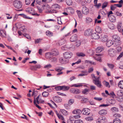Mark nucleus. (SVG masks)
I'll use <instances>...</instances> for the list:
<instances>
[{
  "label": "nucleus",
  "instance_id": "nucleus-1",
  "mask_svg": "<svg viewBox=\"0 0 123 123\" xmlns=\"http://www.w3.org/2000/svg\"><path fill=\"white\" fill-rule=\"evenodd\" d=\"M112 37L114 43V46H117L121 45V42L120 38L118 35H113L112 36Z\"/></svg>",
  "mask_w": 123,
  "mask_h": 123
},
{
  "label": "nucleus",
  "instance_id": "nucleus-2",
  "mask_svg": "<svg viewBox=\"0 0 123 123\" xmlns=\"http://www.w3.org/2000/svg\"><path fill=\"white\" fill-rule=\"evenodd\" d=\"M91 76L92 79V81L93 83L98 86L100 87V81L99 80V77H96L93 74H92Z\"/></svg>",
  "mask_w": 123,
  "mask_h": 123
},
{
  "label": "nucleus",
  "instance_id": "nucleus-3",
  "mask_svg": "<svg viewBox=\"0 0 123 123\" xmlns=\"http://www.w3.org/2000/svg\"><path fill=\"white\" fill-rule=\"evenodd\" d=\"M96 53L93 56L94 58L97 61H100V47H97L95 50Z\"/></svg>",
  "mask_w": 123,
  "mask_h": 123
},
{
  "label": "nucleus",
  "instance_id": "nucleus-4",
  "mask_svg": "<svg viewBox=\"0 0 123 123\" xmlns=\"http://www.w3.org/2000/svg\"><path fill=\"white\" fill-rule=\"evenodd\" d=\"M69 88V87L68 86H56L55 88V89L57 91L61 90L64 91H66L68 90Z\"/></svg>",
  "mask_w": 123,
  "mask_h": 123
},
{
  "label": "nucleus",
  "instance_id": "nucleus-5",
  "mask_svg": "<svg viewBox=\"0 0 123 123\" xmlns=\"http://www.w3.org/2000/svg\"><path fill=\"white\" fill-rule=\"evenodd\" d=\"M14 5L15 7L18 9L21 8L22 4L21 2L19 0H16L14 2Z\"/></svg>",
  "mask_w": 123,
  "mask_h": 123
},
{
  "label": "nucleus",
  "instance_id": "nucleus-6",
  "mask_svg": "<svg viewBox=\"0 0 123 123\" xmlns=\"http://www.w3.org/2000/svg\"><path fill=\"white\" fill-rule=\"evenodd\" d=\"M94 30L92 29H88L85 31L84 33V35L86 36H89L92 35V34Z\"/></svg>",
  "mask_w": 123,
  "mask_h": 123
},
{
  "label": "nucleus",
  "instance_id": "nucleus-7",
  "mask_svg": "<svg viewBox=\"0 0 123 123\" xmlns=\"http://www.w3.org/2000/svg\"><path fill=\"white\" fill-rule=\"evenodd\" d=\"M108 55L109 56L113 57L115 54V50L113 48H110L108 51Z\"/></svg>",
  "mask_w": 123,
  "mask_h": 123
},
{
  "label": "nucleus",
  "instance_id": "nucleus-8",
  "mask_svg": "<svg viewBox=\"0 0 123 123\" xmlns=\"http://www.w3.org/2000/svg\"><path fill=\"white\" fill-rule=\"evenodd\" d=\"M73 55V54L70 51L66 52L63 53L64 57L68 59L70 58Z\"/></svg>",
  "mask_w": 123,
  "mask_h": 123
},
{
  "label": "nucleus",
  "instance_id": "nucleus-9",
  "mask_svg": "<svg viewBox=\"0 0 123 123\" xmlns=\"http://www.w3.org/2000/svg\"><path fill=\"white\" fill-rule=\"evenodd\" d=\"M99 33L97 32L94 33L92 34L91 36V38L94 39H98L99 38Z\"/></svg>",
  "mask_w": 123,
  "mask_h": 123
},
{
  "label": "nucleus",
  "instance_id": "nucleus-10",
  "mask_svg": "<svg viewBox=\"0 0 123 123\" xmlns=\"http://www.w3.org/2000/svg\"><path fill=\"white\" fill-rule=\"evenodd\" d=\"M59 7V5L57 4H55L52 6V10H51L49 11V12H55V9Z\"/></svg>",
  "mask_w": 123,
  "mask_h": 123
},
{
  "label": "nucleus",
  "instance_id": "nucleus-11",
  "mask_svg": "<svg viewBox=\"0 0 123 123\" xmlns=\"http://www.w3.org/2000/svg\"><path fill=\"white\" fill-rule=\"evenodd\" d=\"M117 27L119 32H123V27L122 26L121 23L119 22L118 23Z\"/></svg>",
  "mask_w": 123,
  "mask_h": 123
},
{
  "label": "nucleus",
  "instance_id": "nucleus-12",
  "mask_svg": "<svg viewBox=\"0 0 123 123\" xmlns=\"http://www.w3.org/2000/svg\"><path fill=\"white\" fill-rule=\"evenodd\" d=\"M68 59L64 57L63 58H61L60 59V61L61 63L62 64L66 63L68 62Z\"/></svg>",
  "mask_w": 123,
  "mask_h": 123
},
{
  "label": "nucleus",
  "instance_id": "nucleus-13",
  "mask_svg": "<svg viewBox=\"0 0 123 123\" xmlns=\"http://www.w3.org/2000/svg\"><path fill=\"white\" fill-rule=\"evenodd\" d=\"M54 100L56 102L59 103L62 101L61 98L57 96H56L53 97Z\"/></svg>",
  "mask_w": 123,
  "mask_h": 123
},
{
  "label": "nucleus",
  "instance_id": "nucleus-14",
  "mask_svg": "<svg viewBox=\"0 0 123 123\" xmlns=\"http://www.w3.org/2000/svg\"><path fill=\"white\" fill-rule=\"evenodd\" d=\"M82 12L85 15H86L88 13L89 10L87 7H83L82 8Z\"/></svg>",
  "mask_w": 123,
  "mask_h": 123
},
{
  "label": "nucleus",
  "instance_id": "nucleus-15",
  "mask_svg": "<svg viewBox=\"0 0 123 123\" xmlns=\"http://www.w3.org/2000/svg\"><path fill=\"white\" fill-rule=\"evenodd\" d=\"M110 21L112 22H115L116 20V17L112 15L108 17Z\"/></svg>",
  "mask_w": 123,
  "mask_h": 123
},
{
  "label": "nucleus",
  "instance_id": "nucleus-16",
  "mask_svg": "<svg viewBox=\"0 0 123 123\" xmlns=\"http://www.w3.org/2000/svg\"><path fill=\"white\" fill-rule=\"evenodd\" d=\"M82 112L83 114L86 115H88L90 113L89 109L86 108L83 109Z\"/></svg>",
  "mask_w": 123,
  "mask_h": 123
},
{
  "label": "nucleus",
  "instance_id": "nucleus-17",
  "mask_svg": "<svg viewBox=\"0 0 123 123\" xmlns=\"http://www.w3.org/2000/svg\"><path fill=\"white\" fill-rule=\"evenodd\" d=\"M77 39V37L76 35H74L72 36L70 38V40L71 42H75Z\"/></svg>",
  "mask_w": 123,
  "mask_h": 123
},
{
  "label": "nucleus",
  "instance_id": "nucleus-18",
  "mask_svg": "<svg viewBox=\"0 0 123 123\" xmlns=\"http://www.w3.org/2000/svg\"><path fill=\"white\" fill-rule=\"evenodd\" d=\"M1 36L5 38H6V31L4 30H0Z\"/></svg>",
  "mask_w": 123,
  "mask_h": 123
},
{
  "label": "nucleus",
  "instance_id": "nucleus-19",
  "mask_svg": "<svg viewBox=\"0 0 123 123\" xmlns=\"http://www.w3.org/2000/svg\"><path fill=\"white\" fill-rule=\"evenodd\" d=\"M100 39H101L102 42H105L108 40V37L107 35H101V38H100Z\"/></svg>",
  "mask_w": 123,
  "mask_h": 123
},
{
  "label": "nucleus",
  "instance_id": "nucleus-20",
  "mask_svg": "<svg viewBox=\"0 0 123 123\" xmlns=\"http://www.w3.org/2000/svg\"><path fill=\"white\" fill-rule=\"evenodd\" d=\"M106 46L108 47H110L112 45H113L114 46V43L113 41L111 40H109L106 43Z\"/></svg>",
  "mask_w": 123,
  "mask_h": 123
},
{
  "label": "nucleus",
  "instance_id": "nucleus-21",
  "mask_svg": "<svg viewBox=\"0 0 123 123\" xmlns=\"http://www.w3.org/2000/svg\"><path fill=\"white\" fill-rule=\"evenodd\" d=\"M51 53L53 56H56L59 54L58 50L56 49H54L52 50Z\"/></svg>",
  "mask_w": 123,
  "mask_h": 123
},
{
  "label": "nucleus",
  "instance_id": "nucleus-22",
  "mask_svg": "<svg viewBox=\"0 0 123 123\" xmlns=\"http://www.w3.org/2000/svg\"><path fill=\"white\" fill-rule=\"evenodd\" d=\"M110 110L112 113H117L119 111L118 109L115 107L112 108Z\"/></svg>",
  "mask_w": 123,
  "mask_h": 123
},
{
  "label": "nucleus",
  "instance_id": "nucleus-23",
  "mask_svg": "<svg viewBox=\"0 0 123 123\" xmlns=\"http://www.w3.org/2000/svg\"><path fill=\"white\" fill-rule=\"evenodd\" d=\"M73 113L77 115H79L82 113L80 109H77L73 111L72 112Z\"/></svg>",
  "mask_w": 123,
  "mask_h": 123
},
{
  "label": "nucleus",
  "instance_id": "nucleus-24",
  "mask_svg": "<svg viewBox=\"0 0 123 123\" xmlns=\"http://www.w3.org/2000/svg\"><path fill=\"white\" fill-rule=\"evenodd\" d=\"M98 0H94V6L95 7L98 9L99 8V7L100 6V3L97 4Z\"/></svg>",
  "mask_w": 123,
  "mask_h": 123
},
{
  "label": "nucleus",
  "instance_id": "nucleus-25",
  "mask_svg": "<svg viewBox=\"0 0 123 123\" xmlns=\"http://www.w3.org/2000/svg\"><path fill=\"white\" fill-rule=\"evenodd\" d=\"M107 120L105 117L104 116H102L100 118V123H106Z\"/></svg>",
  "mask_w": 123,
  "mask_h": 123
},
{
  "label": "nucleus",
  "instance_id": "nucleus-26",
  "mask_svg": "<svg viewBox=\"0 0 123 123\" xmlns=\"http://www.w3.org/2000/svg\"><path fill=\"white\" fill-rule=\"evenodd\" d=\"M26 11L30 14H32L34 10L31 8L28 7L26 8Z\"/></svg>",
  "mask_w": 123,
  "mask_h": 123
},
{
  "label": "nucleus",
  "instance_id": "nucleus-27",
  "mask_svg": "<svg viewBox=\"0 0 123 123\" xmlns=\"http://www.w3.org/2000/svg\"><path fill=\"white\" fill-rule=\"evenodd\" d=\"M41 66L40 64H37L36 65L34 66H33L32 69L34 70H36L37 68L39 69L41 68Z\"/></svg>",
  "mask_w": 123,
  "mask_h": 123
},
{
  "label": "nucleus",
  "instance_id": "nucleus-28",
  "mask_svg": "<svg viewBox=\"0 0 123 123\" xmlns=\"http://www.w3.org/2000/svg\"><path fill=\"white\" fill-rule=\"evenodd\" d=\"M60 111L62 113L64 116H66L68 114L67 111L64 109H61Z\"/></svg>",
  "mask_w": 123,
  "mask_h": 123
},
{
  "label": "nucleus",
  "instance_id": "nucleus-29",
  "mask_svg": "<svg viewBox=\"0 0 123 123\" xmlns=\"http://www.w3.org/2000/svg\"><path fill=\"white\" fill-rule=\"evenodd\" d=\"M53 56L51 52H48L46 53L45 55L46 57L48 59H49Z\"/></svg>",
  "mask_w": 123,
  "mask_h": 123
},
{
  "label": "nucleus",
  "instance_id": "nucleus-30",
  "mask_svg": "<svg viewBox=\"0 0 123 123\" xmlns=\"http://www.w3.org/2000/svg\"><path fill=\"white\" fill-rule=\"evenodd\" d=\"M119 45L117 46V47L116 48V52L117 53H119L122 50V48L121 47L119 46Z\"/></svg>",
  "mask_w": 123,
  "mask_h": 123
},
{
  "label": "nucleus",
  "instance_id": "nucleus-31",
  "mask_svg": "<svg viewBox=\"0 0 123 123\" xmlns=\"http://www.w3.org/2000/svg\"><path fill=\"white\" fill-rule=\"evenodd\" d=\"M108 25V27L111 29H114L115 28L114 25L112 23H109Z\"/></svg>",
  "mask_w": 123,
  "mask_h": 123
},
{
  "label": "nucleus",
  "instance_id": "nucleus-32",
  "mask_svg": "<svg viewBox=\"0 0 123 123\" xmlns=\"http://www.w3.org/2000/svg\"><path fill=\"white\" fill-rule=\"evenodd\" d=\"M77 55L79 57H84L86 56L85 54L82 52H79L76 53Z\"/></svg>",
  "mask_w": 123,
  "mask_h": 123
},
{
  "label": "nucleus",
  "instance_id": "nucleus-33",
  "mask_svg": "<svg viewBox=\"0 0 123 123\" xmlns=\"http://www.w3.org/2000/svg\"><path fill=\"white\" fill-rule=\"evenodd\" d=\"M85 62L88 63H90L91 65H95L96 64L95 62L90 60H86L85 61Z\"/></svg>",
  "mask_w": 123,
  "mask_h": 123
},
{
  "label": "nucleus",
  "instance_id": "nucleus-34",
  "mask_svg": "<svg viewBox=\"0 0 123 123\" xmlns=\"http://www.w3.org/2000/svg\"><path fill=\"white\" fill-rule=\"evenodd\" d=\"M103 83L106 87L108 88H110V86L108 82L104 81H103Z\"/></svg>",
  "mask_w": 123,
  "mask_h": 123
},
{
  "label": "nucleus",
  "instance_id": "nucleus-35",
  "mask_svg": "<svg viewBox=\"0 0 123 123\" xmlns=\"http://www.w3.org/2000/svg\"><path fill=\"white\" fill-rule=\"evenodd\" d=\"M107 113V111L103 109L100 110V115H106Z\"/></svg>",
  "mask_w": 123,
  "mask_h": 123
},
{
  "label": "nucleus",
  "instance_id": "nucleus-36",
  "mask_svg": "<svg viewBox=\"0 0 123 123\" xmlns=\"http://www.w3.org/2000/svg\"><path fill=\"white\" fill-rule=\"evenodd\" d=\"M118 86L120 88L123 89V80L119 82Z\"/></svg>",
  "mask_w": 123,
  "mask_h": 123
},
{
  "label": "nucleus",
  "instance_id": "nucleus-37",
  "mask_svg": "<svg viewBox=\"0 0 123 123\" xmlns=\"http://www.w3.org/2000/svg\"><path fill=\"white\" fill-rule=\"evenodd\" d=\"M46 35L49 37H51L53 36V33L49 31H47L46 32Z\"/></svg>",
  "mask_w": 123,
  "mask_h": 123
},
{
  "label": "nucleus",
  "instance_id": "nucleus-38",
  "mask_svg": "<svg viewBox=\"0 0 123 123\" xmlns=\"http://www.w3.org/2000/svg\"><path fill=\"white\" fill-rule=\"evenodd\" d=\"M66 2L67 4L69 6L72 5L73 3L72 0H66Z\"/></svg>",
  "mask_w": 123,
  "mask_h": 123
},
{
  "label": "nucleus",
  "instance_id": "nucleus-39",
  "mask_svg": "<svg viewBox=\"0 0 123 123\" xmlns=\"http://www.w3.org/2000/svg\"><path fill=\"white\" fill-rule=\"evenodd\" d=\"M68 12L71 14H73L74 13V10L72 8H69L68 10Z\"/></svg>",
  "mask_w": 123,
  "mask_h": 123
},
{
  "label": "nucleus",
  "instance_id": "nucleus-40",
  "mask_svg": "<svg viewBox=\"0 0 123 123\" xmlns=\"http://www.w3.org/2000/svg\"><path fill=\"white\" fill-rule=\"evenodd\" d=\"M92 19L89 17H87L86 18V21L87 23H89L91 22L92 21Z\"/></svg>",
  "mask_w": 123,
  "mask_h": 123
},
{
  "label": "nucleus",
  "instance_id": "nucleus-41",
  "mask_svg": "<svg viewBox=\"0 0 123 123\" xmlns=\"http://www.w3.org/2000/svg\"><path fill=\"white\" fill-rule=\"evenodd\" d=\"M113 123H121V121L119 119L116 118L114 120Z\"/></svg>",
  "mask_w": 123,
  "mask_h": 123
},
{
  "label": "nucleus",
  "instance_id": "nucleus-42",
  "mask_svg": "<svg viewBox=\"0 0 123 123\" xmlns=\"http://www.w3.org/2000/svg\"><path fill=\"white\" fill-rule=\"evenodd\" d=\"M49 94V93L46 92H43L42 94V95L43 97H46L48 96Z\"/></svg>",
  "mask_w": 123,
  "mask_h": 123
},
{
  "label": "nucleus",
  "instance_id": "nucleus-43",
  "mask_svg": "<svg viewBox=\"0 0 123 123\" xmlns=\"http://www.w3.org/2000/svg\"><path fill=\"white\" fill-rule=\"evenodd\" d=\"M121 116V115L119 114L115 113L113 115V117H114L118 118L120 117Z\"/></svg>",
  "mask_w": 123,
  "mask_h": 123
},
{
  "label": "nucleus",
  "instance_id": "nucleus-44",
  "mask_svg": "<svg viewBox=\"0 0 123 123\" xmlns=\"http://www.w3.org/2000/svg\"><path fill=\"white\" fill-rule=\"evenodd\" d=\"M76 12L79 18H81L82 17V14L81 13V11H80L77 10Z\"/></svg>",
  "mask_w": 123,
  "mask_h": 123
},
{
  "label": "nucleus",
  "instance_id": "nucleus-45",
  "mask_svg": "<svg viewBox=\"0 0 123 123\" xmlns=\"http://www.w3.org/2000/svg\"><path fill=\"white\" fill-rule=\"evenodd\" d=\"M57 59L55 57H53L50 59V61L51 62L55 63L57 61Z\"/></svg>",
  "mask_w": 123,
  "mask_h": 123
},
{
  "label": "nucleus",
  "instance_id": "nucleus-46",
  "mask_svg": "<svg viewBox=\"0 0 123 123\" xmlns=\"http://www.w3.org/2000/svg\"><path fill=\"white\" fill-rule=\"evenodd\" d=\"M63 69V68L62 67L56 68L55 69V71L58 72H61L62 70Z\"/></svg>",
  "mask_w": 123,
  "mask_h": 123
},
{
  "label": "nucleus",
  "instance_id": "nucleus-47",
  "mask_svg": "<svg viewBox=\"0 0 123 123\" xmlns=\"http://www.w3.org/2000/svg\"><path fill=\"white\" fill-rule=\"evenodd\" d=\"M108 5V3L107 2H104L102 5V9H104Z\"/></svg>",
  "mask_w": 123,
  "mask_h": 123
},
{
  "label": "nucleus",
  "instance_id": "nucleus-48",
  "mask_svg": "<svg viewBox=\"0 0 123 123\" xmlns=\"http://www.w3.org/2000/svg\"><path fill=\"white\" fill-rule=\"evenodd\" d=\"M95 30L96 32L99 34L100 32V27L99 26H97L95 29Z\"/></svg>",
  "mask_w": 123,
  "mask_h": 123
},
{
  "label": "nucleus",
  "instance_id": "nucleus-49",
  "mask_svg": "<svg viewBox=\"0 0 123 123\" xmlns=\"http://www.w3.org/2000/svg\"><path fill=\"white\" fill-rule=\"evenodd\" d=\"M88 52L90 55H92L94 54V51L92 50L89 49L88 51Z\"/></svg>",
  "mask_w": 123,
  "mask_h": 123
},
{
  "label": "nucleus",
  "instance_id": "nucleus-50",
  "mask_svg": "<svg viewBox=\"0 0 123 123\" xmlns=\"http://www.w3.org/2000/svg\"><path fill=\"white\" fill-rule=\"evenodd\" d=\"M36 100L35 98H34V105H36V107L38 108L39 109H41V107L38 105L37 104H36Z\"/></svg>",
  "mask_w": 123,
  "mask_h": 123
},
{
  "label": "nucleus",
  "instance_id": "nucleus-51",
  "mask_svg": "<svg viewBox=\"0 0 123 123\" xmlns=\"http://www.w3.org/2000/svg\"><path fill=\"white\" fill-rule=\"evenodd\" d=\"M80 92L78 89H75L74 94H78Z\"/></svg>",
  "mask_w": 123,
  "mask_h": 123
},
{
  "label": "nucleus",
  "instance_id": "nucleus-52",
  "mask_svg": "<svg viewBox=\"0 0 123 123\" xmlns=\"http://www.w3.org/2000/svg\"><path fill=\"white\" fill-rule=\"evenodd\" d=\"M107 65L110 68L112 69H113L114 67V65L112 64L108 63Z\"/></svg>",
  "mask_w": 123,
  "mask_h": 123
},
{
  "label": "nucleus",
  "instance_id": "nucleus-53",
  "mask_svg": "<svg viewBox=\"0 0 123 123\" xmlns=\"http://www.w3.org/2000/svg\"><path fill=\"white\" fill-rule=\"evenodd\" d=\"M111 10L113 11L116 8V5H115V4L114 5H112L111 6Z\"/></svg>",
  "mask_w": 123,
  "mask_h": 123
},
{
  "label": "nucleus",
  "instance_id": "nucleus-54",
  "mask_svg": "<svg viewBox=\"0 0 123 123\" xmlns=\"http://www.w3.org/2000/svg\"><path fill=\"white\" fill-rule=\"evenodd\" d=\"M123 56V52H122L117 57V59L119 60Z\"/></svg>",
  "mask_w": 123,
  "mask_h": 123
},
{
  "label": "nucleus",
  "instance_id": "nucleus-55",
  "mask_svg": "<svg viewBox=\"0 0 123 123\" xmlns=\"http://www.w3.org/2000/svg\"><path fill=\"white\" fill-rule=\"evenodd\" d=\"M74 123H83L82 120H75Z\"/></svg>",
  "mask_w": 123,
  "mask_h": 123
},
{
  "label": "nucleus",
  "instance_id": "nucleus-56",
  "mask_svg": "<svg viewBox=\"0 0 123 123\" xmlns=\"http://www.w3.org/2000/svg\"><path fill=\"white\" fill-rule=\"evenodd\" d=\"M19 15H21L24 18L26 19H31L30 18H29L27 17L26 15H25L24 14H19Z\"/></svg>",
  "mask_w": 123,
  "mask_h": 123
},
{
  "label": "nucleus",
  "instance_id": "nucleus-57",
  "mask_svg": "<svg viewBox=\"0 0 123 123\" xmlns=\"http://www.w3.org/2000/svg\"><path fill=\"white\" fill-rule=\"evenodd\" d=\"M64 106L65 108L67 109H68L70 108V105L68 104H66L64 105Z\"/></svg>",
  "mask_w": 123,
  "mask_h": 123
},
{
  "label": "nucleus",
  "instance_id": "nucleus-58",
  "mask_svg": "<svg viewBox=\"0 0 123 123\" xmlns=\"http://www.w3.org/2000/svg\"><path fill=\"white\" fill-rule=\"evenodd\" d=\"M88 92V89H86L84 90L83 91H82V93L85 94H87V92Z\"/></svg>",
  "mask_w": 123,
  "mask_h": 123
},
{
  "label": "nucleus",
  "instance_id": "nucleus-59",
  "mask_svg": "<svg viewBox=\"0 0 123 123\" xmlns=\"http://www.w3.org/2000/svg\"><path fill=\"white\" fill-rule=\"evenodd\" d=\"M90 89L92 90H96L95 87L91 85L90 86Z\"/></svg>",
  "mask_w": 123,
  "mask_h": 123
},
{
  "label": "nucleus",
  "instance_id": "nucleus-60",
  "mask_svg": "<svg viewBox=\"0 0 123 123\" xmlns=\"http://www.w3.org/2000/svg\"><path fill=\"white\" fill-rule=\"evenodd\" d=\"M109 95H110V96H112L113 97L115 96V95L114 93L113 92H111L110 93Z\"/></svg>",
  "mask_w": 123,
  "mask_h": 123
},
{
  "label": "nucleus",
  "instance_id": "nucleus-61",
  "mask_svg": "<svg viewBox=\"0 0 123 123\" xmlns=\"http://www.w3.org/2000/svg\"><path fill=\"white\" fill-rule=\"evenodd\" d=\"M86 119L87 121H91L93 120V118L91 117H86Z\"/></svg>",
  "mask_w": 123,
  "mask_h": 123
},
{
  "label": "nucleus",
  "instance_id": "nucleus-62",
  "mask_svg": "<svg viewBox=\"0 0 123 123\" xmlns=\"http://www.w3.org/2000/svg\"><path fill=\"white\" fill-rule=\"evenodd\" d=\"M81 41L80 40L78 41L76 43V45L77 46H79L81 44Z\"/></svg>",
  "mask_w": 123,
  "mask_h": 123
},
{
  "label": "nucleus",
  "instance_id": "nucleus-63",
  "mask_svg": "<svg viewBox=\"0 0 123 123\" xmlns=\"http://www.w3.org/2000/svg\"><path fill=\"white\" fill-rule=\"evenodd\" d=\"M58 117L59 119H61L62 120H63L64 119V118L63 116L61 114H60L59 115V117Z\"/></svg>",
  "mask_w": 123,
  "mask_h": 123
},
{
  "label": "nucleus",
  "instance_id": "nucleus-64",
  "mask_svg": "<svg viewBox=\"0 0 123 123\" xmlns=\"http://www.w3.org/2000/svg\"><path fill=\"white\" fill-rule=\"evenodd\" d=\"M52 67L51 65L50 64L48 65H45L44 67V68H50Z\"/></svg>",
  "mask_w": 123,
  "mask_h": 123
}]
</instances>
